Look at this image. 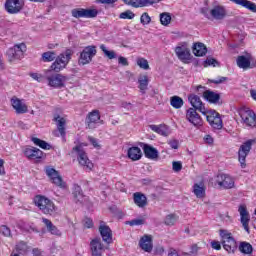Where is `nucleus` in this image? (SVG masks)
I'll use <instances>...</instances> for the list:
<instances>
[{
    "mask_svg": "<svg viewBox=\"0 0 256 256\" xmlns=\"http://www.w3.org/2000/svg\"><path fill=\"white\" fill-rule=\"evenodd\" d=\"M34 203L36 207H38V209L44 215H53V213L57 211V208L55 207V203H53L51 199L45 196H42V195L35 196Z\"/></svg>",
    "mask_w": 256,
    "mask_h": 256,
    "instance_id": "nucleus-1",
    "label": "nucleus"
},
{
    "mask_svg": "<svg viewBox=\"0 0 256 256\" xmlns=\"http://www.w3.org/2000/svg\"><path fill=\"white\" fill-rule=\"evenodd\" d=\"M52 73L53 71L51 70L47 71L46 79L49 87H53L54 89H63V87H65V83L69 81V77L59 73Z\"/></svg>",
    "mask_w": 256,
    "mask_h": 256,
    "instance_id": "nucleus-2",
    "label": "nucleus"
},
{
    "mask_svg": "<svg viewBox=\"0 0 256 256\" xmlns=\"http://www.w3.org/2000/svg\"><path fill=\"white\" fill-rule=\"evenodd\" d=\"M72 55L73 54L71 53L70 49H68L64 53L58 55L55 58L54 63H52V65H51L52 71H55V73H59V71H62V69H65L67 67V65H69Z\"/></svg>",
    "mask_w": 256,
    "mask_h": 256,
    "instance_id": "nucleus-3",
    "label": "nucleus"
},
{
    "mask_svg": "<svg viewBox=\"0 0 256 256\" xmlns=\"http://www.w3.org/2000/svg\"><path fill=\"white\" fill-rule=\"evenodd\" d=\"M25 51H27V45H25V43L14 45L6 53L8 61L13 63V61H19L23 59V57H25Z\"/></svg>",
    "mask_w": 256,
    "mask_h": 256,
    "instance_id": "nucleus-4",
    "label": "nucleus"
},
{
    "mask_svg": "<svg viewBox=\"0 0 256 256\" xmlns=\"http://www.w3.org/2000/svg\"><path fill=\"white\" fill-rule=\"evenodd\" d=\"M220 237L222 239L223 249H225L227 253H235V251H237V242L235 238L231 236V233L227 232V230H220Z\"/></svg>",
    "mask_w": 256,
    "mask_h": 256,
    "instance_id": "nucleus-5",
    "label": "nucleus"
},
{
    "mask_svg": "<svg viewBox=\"0 0 256 256\" xmlns=\"http://www.w3.org/2000/svg\"><path fill=\"white\" fill-rule=\"evenodd\" d=\"M255 143L256 141L254 139H250L240 146L238 151V161L242 169H245V167H247V164H245V159H247V155H249V153L251 152V147H253Z\"/></svg>",
    "mask_w": 256,
    "mask_h": 256,
    "instance_id": "nucleus-6",
    "label": "nucleus"
},
{
    "mask_svg": "<svg viewBox=\"0 0 256 256\" xmlns=\"http://www.w3.org/2000/svg\"><path fill=\"white\" fill-rule=\"evenodd\" d=\"M73 151L77 153V159H78L79 165L84 167L86 171H92L93 164L91 160H89V157H87V153H85V150H83V147L81 145L75 146L73 148Z\"/></svg>",
    "mask_w": 256,
    "mask_h": 256,
    "instance_id": "nucleus-7",
    "label": "nucleus"
},
{
    "mask_svg": "<svg viewBox=\"0 0 256 256\" xmlns=\"http://www.w3.org/2000/svg\"><path fill=\"white\" fill-rule=\"evenodd\" d=\"M97 55V48L95 46H87L83 49L79 56L78 63L80 65H89L93 58Z\"/></svg>",
    "mask_w": 256,
    "mask_h": 256,
    "instance_id": "nucleus-8",
    "label": "nucleus"
},
{
    "mask_svg": "<svg viewBox=\"0 0 256 256\" xmlns=\"http://www.w3.org/2000/svg\"><path fill=\"white\" fill-rule=\"evenodd\" d=\"M53 121H55L56 127H57V130L53 132V135L55 137H59V134H60L63 141H65V137L67 135V132L65 131V126L67 125V119L61 117V115L59 114H55Z\"/></svg>",
    "mask_w": 256,
    "mask_h": 256,
    "instance_id": "nucleus-9",
    "label": "nucleus"
},
{
    "mask_svg": "<svg viewBox=\"0 0 256 256\" xmlns=\"http://www.w3.org/2000/svg\"><path fill=\"white\" fill-rule=\"evenodd\" d=\"M204 115H206V119L208 123H210L211 127H213V129H223V120L221 119L219 112L210 110L207 111V114Z\"/></svg>",
    "mask_w": 256,
    "mask_h": 256,
    "instance_id": "nucleus-10",
    "label": "nucleus"
},
{
    "mask_svg": "<svg viewBox=\"0 0 256 256\" xmlns=\"http://www.w3.org/2000/svg\"><path fill=\"white\" fill-rule=\"evenodd\" d=\"M239 115L246 127H256V114L253 110H241Z\"/></svg>",
    "mask_w": 256,
    "mask_h": 256,
    "instance_id": "nucleus-11",
    "label": "nucleus"
},
{
    "mask_svg": "<svg viewBox=\"0 0 256 256\" xmlns=\"http://www.w3.org/2000/svg\"><path fill=\"white\" fill-rule=\"evenodd\" d=\"M23 0H6L5 9L10 15H16L23 10Z\"/></svg>",
    "mask_w": 256,
    "mask_h": 256,
    "instance_id": "nucleus-12",
    "label": "nucleus"
},
{
    "mask_svg": "<svg viewBox=\"0 0 256 256\" xmlns=\"http://www.w3.org/2000/svg\"><path fill=\"white\" fill-rule=\"evenodd\" d=\"M46 175L51 179L54 185L60 187V189H65L66 184L65 182H63V178L61 177V175H59V172L57 170H55L54 168H48L46 169Z\"/></svg>",
    "mask_w": 256,
    "mask_h": 256,
    "instance_id": "nucleus-13",
    "label": "nucleus"
},
{
    "mask_svg": "<svg viewBox=\"0 0 256 256\" xmlns=\"http://www.w3.org/2000/svg\"><path fill=\"white\" fill-rule=\"evenodd\" d=\"M238 213H240V222L242 223V227L249 234V222L251 221V216L249 215V211H247V206L240 205L238 208Z\"/></svg>",
    "mask_w": 256,
    "mask_h": 256,
    "instance_id": "nucleus-14",
    "label": "nucleus"
},
{
    "mask_svg": "<svg viewBox=\"0 0 256 256\" xmlns=\"http://www.w3.org/2000/svg\"><path fill=\"white\" fill-rule=\"evenodd\" d=\"M186 119L194 125V127H201L203 125V119L201 116L197 113V110L195 108H189L186 112Z\"/></svg>",
    "mask_w": 256,
    "mask_h": 256,
    "instance_id": "nucleus-15",
    "label": "nucleus"
},
{
    "mask_svg": "<svg viewBox=\"0 0 256 256\" xmlns=\"http://www.w3.org/2000/svg\"><path fill=\"white\" fill-rule=\"evenodd\" d=\"M99 231L104 243L108 245L113 243V232L109 226L105 225V222H100Z\"/></svg>",
    "mask_w": 256,
    "mask_h": 256,
    "instance_id": "nucleus-16",
    "label": "nucleus"
},
{
    "mask_svg": "<svg viewBox=\"0 0 256 256\" xmlns=\"http://www.w3.org/2000/svg\"><path fill=\"white\" fill-rule=\"evenodd\" d=\"M90 250L92 256H103V253H105V246H103V243H101L100 238L91 240Z\"/></svg>",
    "mask_w": 256,
    "mask_h": 256,
    "instance_id": "nucleus-17",
    "label": "nucleus"
},
{
    "mask_svg": "<svg viewBox=\"0 0 256 256\" xmlns=\"http://www.w3.org/2000/svg\"><path fill=\"white\" fill-rule=\"evenodd\" d=\"M188 100L190 101V104L192 105L193 109L199 111L203 115H207L205 105L203 104V101H201V98L199 96L191 94L188 96Z\"/></svg>",
    "mask_w": 256,
    "mask_h": 256,
    "instance_id": "nucleus-18",
    "label": "nucleus"
},
{
    "mask_svg": "<svg viewBox=\"0 0 256 256\" xmlns=\"http://www.w3.org/2000/svg\"><path fill=\"white\" fill-rule=\"evenodd\" d=\"M175 53L178 59L183 61V63L191 61V50L187 47V45L177 46L175 48Z\"/></svg>",
    "mask_w": 256,
    "mask_h": 256,
    "instance_id": "nucleus-19",
    "label": "nucleus"
},
{
    "mask_svg": "<svg viewBox=\"0 0 256 256\" xmlns=\"http://www.w3.org/2000/svg\"><path fill=\"white\" fill-rule=\"evenodd\" d=\"M211 19H215L216 21H223L225 17H227V10H225L224 6L216 5L210 10Z\"/></svg>",
    "mask_w": 256,
    "mask_h": 256,
    "instance_id": "nucleus-20",
    "label": "nucleus"
},
{
    "mask_svg": "<svg viewBox=\"0 0 256 256\" xmlns=\"http://www.w3.org/2000/svg\"><path fill=\"white\" fill-rule=\"evenodd\" d=\"M140 147H142L147 159L155 160L159 158V151H157V148L143 142L140 143Z\"/></svg>",
    "mask_w": 256,
    "mask_h": 256,
    "instance_id": "nucleus-21",
    "label": "nucleus"
},
{
    "mask_svg": "<svg viewBox=\"0 0 256 256\" xmlns=\"http://www.w3.org/2000/svg\"><path fill=\"white\" fill-rule=\"evenodd\" d=\"M217 183L220 187H224V189H233L235 185V181L229 175L220 174L217 176Z\"/></svg>",
    "mask_w": 256,
    "mask_h": 256,
    "instance_id": "nucleus-22",
    "label": "nucleus"
},
{
    "mask_svg": "<svg viewBox=\"0 0 256 256\" xmlns=\"http://www.w3.org/2000/svg\"><path fill=\"white\" fill-rule=\"evenodd\" d=\"M139 246L146 253H151L153 251V236L144 235L139 241Z\"/></svg>",
    "mask_w": 256,
    "mask_h": 256,
    "instance_id": "nucleus-23",
    "label": "nucleus"
},
{
    "mask_svg": "<svg viewBox=\"0 0 256 256\" xmlns=\"http://www.w3.org/2000/svg\"><path fill=\"white\" fill-rule=\"evenodd\" d=\"M24 155L30 160L43 159V151L35 147H27L24 150Z\"/></svg>",
    "mask_w": 256,
    "mask_h": 256,
    "instance_id": "nucleus-24",
    "label": "nucleus"
},
{
    "mask_svg": "<svg viewBox=\"0 0 256 256\" xmlns=\"http://www.w3.org/2000/svg\"><path fill=\"white\" fill-rule=\"evenodd\" d=\"M101 119V115L99 114V110H93L90 112L86 118V125L88 129H95V123Z\"/></svg>",
    "mask_w": 256,
    "mask_h": 256,
    "instance_id": "nucleus-25",
    "label": "nucleus"
},
{
    "mask_svg": "<svg viewBox=\"0 0 256 256\" xmlns=\"http://www.w3.org/2000/svg\"><path fill=\"white\" fill-rule=\"evenodd\" d=\"M151 131H154V133H158V135H162V137H169L171 135V130L169 127L165 124L155 125L152 124L149 126Z\"/></svg>",
    "mask_w": 256,
    "mask_h": 256,
    "instance_id": "nucleus-26",
    "label": "nucleus"
},
{
    "mask_svg": "<svg viewBox=\"0 0 256 256\" xmlns=\"http://www.w3.org/2000/svg\"><path fill=\"white\" fill-rule=\"evenodd\" d=\"M74 203L83 205L87 201V196L83 195L81 186H75L73 192Z\"/></svg>",
    "mask_w": 256,
    "mask_h": 256,
    "instance_id": "nucleus-27",
    "label": "nucleus"
},
{
    "mask_svg": "<svg viewBox=\"0 0 256 256\" xmlns=\"http://www.w3.org/2000/svg\"><path fill=\"white\" fill-rule=\"evenodd\" d=\"M11 104L13 109H15L16 113L19 115H23V113H27V105L23 104L18 98H12Z\"/></svg>",
    "mask_w": 256,
    "mask_h": 256,
    "instance_id": "nucleus-28",
    "label": "nucleus"
},
{
    "mask_svg": "<svg viewBox=\"0 0 256 256\" xmlns=\"http://www.w3.org/2000/svg\"><path fill=\"white\" fill-rule=\"evenodd\" d=\"M128 159L132 161H139L143 157V152H141V148L137 146L130 147L127 152Z\"/></svg>",
    "mask_w": 256,
    "mask_h": 256,
    "instance_id": "nucleus-29",
    "label": "nucleus"
},
{
    "mask_svg": "<svg viewBox=\"0 0 256 256\" xmlns=\"http://www.w3.org/2000/svg\"><path fill=\"white\" fill-rule=\"evenodd\" d=\"M133 199L135 205L137 207H140V209H143V207H147V196L141 192H136L133 194Z\"/></svg>",
    "mask_w": 256,
    "mask_h": 256,
    "instance_id": "nucleus-30",
    "label": "nucleus"
},
{
    "mask_svg": "<svg viewBox=\"0 0 256 256\" xmlns=\"http://www.w3.org/2000/svg\"><path fill=\"white\" fill-rule=\"evenodd\" d=\"M192 53H194L196 57H203L204 55H207V46L201 42L194 43Z\"/></svg>",
    "mask_w": 256,
    "mask_h": 256,
    "instance_id": "nucleus-31",
    "label": "nucleus"
},
{
    "mask_svg": "<svg viewBox=\"0 0 256 256\" xmlns=\"http://www.w3.org/2000/svg\"><path fill=\"white\" fill-rule=\"evenodd\" d=\"M231 3H235V5H240V7H244L252 13H256V4L249 0H229Z\"/></svg>",
    "mask_w": 256,
    "mask_h": 256,
    "instance_id": "nucleus-32",
    "label": "nucleus"
},
{
    "mask_svg": "<svg viewBox=\"0 0 256 256\" xmlns=\"http://www.w3.org/2000/svg\"><path fill=\"white\" fill-rule=\"evenodd\" d=\"M202 95L204 97V99H206V101H208L209 103H219L220 99H221V95L210 91V90H206L204 92H202Z\"/></svg>",
    "mask_w": 256,
    "mask_h": 256,
    "instance_id": "nucleus-33",
    "label": "nucleus"
},
{
    "mask_svg": "<svg viewBox=\"0 0 256 256\" xmlns=\"http://www.w3.org/2000/svg\"><path fill=\"white\" fill-rule=\"evenodd\" d=\"M42 222L44 223L48 233H51V235H57V236L61 235V231L57 229V226H55L53 222H51V220L47 218H42Z\"/></svg>",
    "mask_w": 256,
    "mask_h": 256,
    "instance_id": "nucleus-34",
    "label": "nucleus"
},
{
    "mask_svg": "<svg viewBox=\"0 0 256 256\" xmlns=\"http://www.w3.org/2000/svg\"><path fill=\"white\" fill-rule=\"evenodd\" d=\"M123 2L125 3V5H130L135 9L139 7H147V5H151V2H149V0H123Z\"/></svg>",
    "mask_w": 256,
    "mask_h": 256,
    "instance_id": "nucleus-35",
    "label": "nucleus"
},
{
    "mask_svg": "<svg viewBox=\"0 0 256 256\" xmlns=\"http://www.w3.org/2000/svg\"><path fill=\"white\" fill-rule=\"evenodd\" d=\"M193 193L198 199H203V197H205V184H203V182L194 184Z\"/></svg>",
    "mask_w": 256,
    "mask_h": 256,
    "instance_id": "nucleus-36",
    "label": "nucleus"
},
{
    "mask_svg": "<svg viewBox=\"0 0 256 256\" xmlns=\"http://www.w3.org/2000/svg\"><path fill=\"white\" fill-rule=\"evenodd\" d=\"M139 89L141 93L145 94L147 87H149V77L147 75H142L138 78Z\"/></svg>",
    "mask_w": 256,
    "mask_h": 256,
    "instance_id": "nucleus-37",
    "label": "nucleus"
},
{
    "mask_svg": "<svg viewBox=\"0 0 256 256\" xmlns=\"http://www.w3.org/2000/svg\"><path fill=\"white\" fill-rule=\"evenodd\" d=\"M236 63L240 69H249L251 67V60L246 56H238Z\"/></svg>",
    "mask_w": 256,
    "mask_h": 256,
    "instance_id": "nucleus-38",
    "label": "nucleus"
},
{
    "mask_svg": "<svg viewBox=\"0 0 256 256\" xmlns=\"http://www.w3.org/2000/svg\"><path fill=\"white\" fill-rule=\"evenodd\" d=\"M239 251L244 255H251V253H253V246L249 242H241L239 245Z\"/></svg>",
    "mask_w": 256,
    "mask_h": 256,
    "instance_id": "nucleus-39",
    "label": "nucleus"
},
{
    "mask_svg": "<svg viewBox=\"0 0 256 256\" xmlns=\"http://www.w3.org/2000/svg\"><path fill=\"white\" fill-rule=\"evenodd\" d=\"M170 105L174 109H181V107H183V105H184L183 98H181L179 96H172L170 98Z\"/></svg>",
    "mask_w": 256,
    "mask_h": 256,
    "instance_id": "nucleus-40",
    "label": "nucleus"
},
{
    "mask_svg": "<svg viewBox=\"0 0 256 256\" xmlns=\"http://www.w3.org/2000/svg\"><path fill=\"white\" fill-rule=\"evenodd\" d=\"M31 141L34 143V145H37L38 147H40V149H45L47 151H49V149H51L50 144L47 143L45 140H41L39 138L32 137Z\"/></svg>",
    "mask_w": 256,
    "mask_h": 256,
    "instance_id": "nucleus-41",
    "label": "nucleus"
},
{
    "mask_svg": "<svg viewBox=\"0 0 256 256\" xmlns=\"http://www.w3.org/2000/svg\"><path fill=\"white\" fill-rule=\"evenodd\" d=\"M56 57L57 54L53 51L44 52L42 54V61H44V63H51V61H55Z\"/></svg>",
    "mask_w": 256,
    "mask_h": 256,
    "instance_id": "nucleus-42",
    "label": "nucleus"
},
{
    "mask_svg": "<svg viewBox=\"0 0 256 256\" xmlns=\"http://www.w3.org/2000/svg\"><path fill=\"white\" fill-rule=\"evenodd\" d=\"M160 23L164 27H167L171 23V14L169 12H163L160 14Z\"/></svg>",
    "mask_w": 256,
    "mask_h": 256,
    "instance_id": "nucleus-43",
    "label": "nucleus"
},
{
    "mask_svg": "<svg viewBox=\"0 0 256 256\" xmlns=\"http://www.w3.org/2000/svg\"><path fill=\"white\" fill-rule=\"evenodd\" d=\"M179 217L175 214H169L166 216L164 223L165 225H168L169 227H173L178 221Z\"/></svg>",
    "mask_w": 256,
    "mask_h": 256,
    "instance_id": "nucleus-44",
    "label": "nucleus"
},
{
    "mask_svg": "<svg viewBox=\"0 0 256 256\" xmlns=\"http://www.w3.org/2000/svg\"><path fill=\"white\" fill-rule=\"evenodd\" d=\"M71 15L75 19L85 18V8H75V9H72Z\"/></svg>",
    "mask_w": 256,
    "mask_h": 256,
    "instance_id": "nucleus-45",
    "label": "nucleus"
},
{
    "mask_svg": "<svg viewBox=\"0 0 256 256\" xmlns=\"http://www.w3.org/2000/svg\"><path fill=\"white\" fill-rule=\"evenodd\" d=\"M97 15H99V11L97 9H84L85 19H95Z\"/></svg>",
    "mask_w": 256,
    "mask_h": 256,
    "instance_id": "nucleus-46",
    "label": "nucleus"
},
{
    "mask_svg": "<svg viewBox=\"0 0 256 256\" xmlns=\"http://www.w3.org/2000/svg\"><path fill=\"white\" fill-rule=\"evenodd\" d=\"M100 49L101 51H103L104 55L108 57V59H115L117 57V55L115 54V51L107 50V47L105 46V44L100 45Z\"/></svg>",
    "mask_w": 256,
    "mask_h": 256,
    "instance_id": "nucleus-47",
    "label": "nucleus"
},
{
    "mask_svg": "<svg viewBox=\"0 0 256 256\" xmlns=\"http://www.w3.org/2000/svg\"><path fill=\"white\" fill-rule=\"evenodd\" d=\"M137 65L140 69H144V71L149 70V61L145 58H138Z\"/></svg>",
    "mask_w": 256,
    "mask_h": 256,
    "instance_id": "nucleus-48",
    "label": "nucleus"
},
{
    "mask_svg": "<svg viewBox=\"0 0 256 256\" xmlns=\"http://www.w3.org/2000/svg\"><path fill=\"white\" fill-rule=\"evenodd\" d=\"M120 19H135V13L131 10H126L119 15Z\"/></svg>",
    "mask_w": 256,
    "mask_h": 256,
    "instance_id": "nucleus-49",
    "label": "nucleus"
},
{
    "mask_svg": "<svg viewBox=\"0 0 256 256\" xmlns=\"http://www.w3.org/2000/svg\"><path fill=\"white\" fill-rule=\"evenodd\" d=\"M217 67V65H219V61H217V59L215 58H207L204 61V67Z\"/></svg>",
    "mask_w": 256,
    "mask_h": 256,
    "instance_id": "nucleus-50",
    "label": "nucleus"
},
{
    "mask_svg": "<svg viewBox=\"0 0 256 256\" xmlns=\"http://www.w3.org/2000/svg\"><path fill=\"white\" fill-rule=\"evenodd\" d=\"M140 23L143 25H149L151 23V16H149V13L144 12L140 17Z\"/></svg>",
    "mask_w": 256,
    "mask_h": 256,
    "instance_id": "nucleus-51",
    "label": "nucleus"
},
{
    "mask_svg": "<svg viewBox=\"0 0 256 256\" xmlns=\"http://www.w3.org/2000/svg\"><path fill=\"white\" fill-rule=\"evenodd\" d=\"M130 227H135V225H145V220L144 219H134L131 221L127 222Z\"/></svg>",
    "mask_w": 256,
    "mask_h": 256,
    "instance_id": "nucleus-52",
    "label": "nucleus"
},
{
    "mask_svg": "<svg viewBox=\"0 0 256 256\" xmlns=\"http://www.w3.org/2000/svg\"><path fill=\"white\" fill-rule=\"evenodd\" d=\"M16 251H20L22 253H25V251H27V243H25L24 241L19 242L16 245Z\"/></svg>",
    "mask_w": 256,
    "mask_h": 256,
    "instance_id": "nucleus-53",
    "label": "nucleus"
},
{
    "mask_svg": "<svg viewBox=\"0 0 256 256\" xmlns=\"http://www.w3.org/2000/svg\"><path fill=\"white\" fill-rule=\"evenodd\" d=\"M172 169L176 173H179V171H181L183 169V164L181 162H179V161H174L172 163Z\"/></svg>",
    "mask_w": 256,
    "mask_h": 256,
    "instance_id": "nucleus-54",
    "label": "nucleus"
},
{
    "mask_svg": "<svg viewBox=\"0 0 256 256\" xmlns=\"http://www.w3.org/2000/svg\"><path fill=\"white\" fill-rule=\"evenodd\" d=\"M0 232L2 235H4V237H11V229L5 225L0 227Z\"/></svg>",
    "mask_w": 256,
    "mask_h": 256,
    "instance_id": "nucleus-55",
    "label": "nucleus"
},
{
    "mask_svg": "<svg viewBox=\"0 0 256 256\" xmlns=\"http://www.w3.org/2000/svg\"><path fill=\"white\" fill-rule=\"evenodd\" d=\"M227 77L220 76L217 79L209 80L210 83H214V85H221V83H225L227 81Z\"/></svg>",
    "mask_w": 256,
    "mask_h": 256,
    "instance_id": "nucleus-56",
    "label": "nucleus"
},
{
    "mask_svg": "<svg viewBox=\"0 0 256 256\" xmlns=\"http://www.w3.org/2000/svg\"><path fill=\"white\" fill-rule=\"evenodd\" d=\"M200 13L204 15L206 19L211 20V10H209V8L207 7L201 8Z\"/></svg>",
    "mask_w": 256,
    "mask_h": 256,
    "instance_id": "nucleus-57",
    "label": "nucleus"
},
{
    "mask_svg": "<svg viewBox=\"0 0 256 256\" xmlns=\"http://www.w3.org/2000/svg\"><path fill=\"white\" fill-rule=\"evenodd\" d=\"M118 0H96V3L100 5H115Z\"/></svg>",
    "mask_w": 256,
    "mask_h": 256,
    "instance_id": "nucleus-58",
    "label": "nucleus"
},
{
    "mask_svg": "<svg viewBox=\"0 0 256 256\" xmlns=\"http://www.w3.org/2000/svg\"><path fill=\"white\" fill-rule=\"evenodd\" d=\"M30 77H32V79H34L38 83H42V81H43V76L39 73H31Z\"/></svg>",
    "mask_w": 256,
    "mask_h": 256,
    "instance_id": "nucleus-59",
    "label": "nucleus"
},
{
    "mask_svg": "<svg viewBox=\"0 0 256 256\" xmlns=\"http://www.w3.org/2000/svg\"><path fill=\"white\" fill-rule=\"evenodd\" d=\"M168 145H170L171 149H179V140L172 139L168 141Z\"/></svg>",
    "mask_w": 256,
    "mask_h": 256,
    "instance_id": "nucleus-60",
    "label": "nucleus"
},
{
    "mask_svg": "<svg viewBox=\"0 0 256 256\" xmlns=\"http://www.w3.org/2000/svg\"><path fill=\"white\" fill-rule=\"evenodd\" d=\"M118 63H119V65H123V67L129 66V61H127V58H125L123 56H120L118 58Z\"/></svg>",
    "mask_w": 256,
    "mask_h": 256,
    "instance_id": "nucleus-61",
    "label": "nucleus"
},
{
    "mask_svg": "<svg viewBox=\"0 0 256 256\" xmlns=\"http://www.w3.org/2000/svg\"><path fill=\"white\" fill-rule=\"evenodd\" d=\"M212 249H215L216 251H221V243L219 241H212L211 242Z\"/></svg>",
    "mask_w": 256,
    "mask_h": 256,
    "instance_id": "nucleus-62",
    "label": "nucleus"
},
{
    "mask_svg": "<svg viewBox=\"0 0 256 256\" xmlns=\"http://www.w3.org/2000/svg\"><path fill=\"white\" fill-rule=\"evenodd\" d=\"M84 227H86L87 229H91V227H93V220H91V218H85Z\"/></svg>",
    "mask_w": 256,
    "mask_h": 256,
    "instance_id": "nucleus-63",
    "label": "nucleus"
},
{
    "mask_svg": "<svg viewBox=\"0 0 256 256\" xmlns=\"http://www.w3.org/2000/svg\"><path fill=\"white\" fill-rule=\"evenodd\" d=\"M5 161L3 159H0V175H5Z\"/></svg>",
    "mask_w": 256,
    "mask_h": 256,
    "instance_id": "nucleus-64",
    "label": "nucleus"
}]
</instances>
